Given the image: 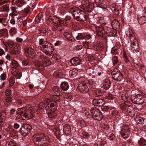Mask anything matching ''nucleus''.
I'll use <instances>...</instances> for the list:
<instances>
[{
	"label": "nucleus",
	"instance_id": "f257e3e1",
	"mask_svg": "<svg viewBox=\"0 0 146 146\" xmlns=\"http://www.w3.org/2000/svg\"><path fill=\"white\" fill-rule=\"evenodd\" d=\"M38 108V106L33 108L30 105H27L25 108H18L17 112L18 115L20 116V119L27 120L34 116V113H38L40 110H37Z\"/></svg>",
	"mask_w": 146,
	"mask_h": 146
},
{
	"label": "nucleus",
	"instance_id": "f03ea898",
	"mask_svg": "<svg viewBox=\"0 0 146 146\" xmlns=\"http://www.w3.org/2000/svg\"><path fill=\"white\" fill-rule=\"evenodd\" d=\"M74 18L78 21H85L86 20V15L85 13L77 8H72L70 9Z\"/></svg>",
	"mask_w": 146,
	"mask_h": 146
},
{
	"label": "nucleus",
	"instance_id": "7ed1b4c3",
	"mask_svg": "<svg viewBox=\"0 0 146 146\" xmlns=\"http://www.w3.org/2000/svg\"><path fill=\"white\" fill-rule=\"evenodd\" d=\"M92 116L94 119L98 121H100L102 119L103 115L101 111L97 108H92L90 110Z\"/></svg>",
	"mask_w": 146,
	"mask_h": 146
},
{
	"label": "nucleus",
	"instance_id": "20e7f679",
	"mask_svg": "<svg viewBox=\"0 0 146 146\" xmlns=\"http://www.w3.org/2000/svg\"><path fill=\"white\" fill-rule=\"evenodd\" d=\"M111 74L113 79L117 82H120L123 79L122 74L117 68L113 69L111 72Z\"/></svg>",
	"mask_w": 146,
	"mask_h": 146
},
{
	"label": "nucleus",
	"instance_id": "39448f33",
	"mask_svg": "<svg viewBox=\"0 0 146 146\" xmlns=\"http://www.w3.org/2000/svg\"><path fill=\"white\" fill-rule=\"evenodd\" d=\"M47 23L50 22L53 23L54 25V27L56 25H58V23L60 24V25H62L63 23V20L60 19L59 18L54 16H50L48 19L47 21Z\"/></svg>",
	"mask_w": 146,
	"mask_h": 146
},
{
	"label": "nucleus",
	"instance_id": "423d86ee",
	"mask_svg": "<svg viewBox=\"0 0 146 146\" xmlns=\"http://www.w3.org/2000/svg\"><path fill=\"white\" fill-rule=\"evenodd\" d=\"M133 102L134 104L140 105L142 104L144 102V98L143 96L138 94L133 99L132 98Z\"/></svg>",
	"mask_w": 146,
	"mask_h": 146
},
{
	"label": "nucleus",
	"instance_id": "0eeeda50",
	"mask_svg": "<svg viewBox=\"0 0 146 146\" xmlns=\"http://www.w3.org/2000/svg\"><path fill=\"white\" fill-rule=\"evenodd\" d=\"M41 47L40 46L38 48H36L35 49L36 50L38 51L39 50H41L43 52L45 53L46 55L48 56L51 55L53 51V48H41Z\"/></svg>",
	"mask_w": 146,
	"mask_h": 146
},
{
	"label": "nucleus",
	"instance_id": "6e6552de",
	"mask_svg": "<svg viewBox=\"0 0 146 146\" xmlns=\"http://www.w3.org/2000/svg\"><path fill=\"white\" fill-rule=\"evenodd\" d=\"M19 68H15L12 67L11 72L12 74L14 76H17L18 78H20L22 76V74L21 71H18Z\"/></svg>",
	"mask_w": 146,
	"mask_h": 146
},
{
	"label": "nucleus",
	"instance_id": "1a4fd4ad",
	"mask_svg": "<svg viewBox=\"0 0 146 146\" xmlns=\"http://www.w3.org/2000/svg\"><path fill=\"white\" fill-rule=\"evenodd\" d=\"M129 129L127 127H125L122 129L121 130V135L124 138H128L129 135Z\"/></svg>",
	"mask_w": 146,
	"mask_h": 146
},
{
	"label": "nucleus",
	"instance_id": "9d476101",
	"mask_svg": "<svg viewBox=\"0 0 146 146\" xmlns=\"http://www.w3.org/2000/svg\"><path fill=\"white\" fill-rule=\"evenodd\" d=\"M92 103L95 106H101L105 104V102L104 100L102 99H95L93 100Z\"/></svg>",
	"mask_w": 146,
	"mask_h": 146
},
{
	"label": "nucleus",
	"instance_id": "9b49d317",
	"mask_svg": "<svg viewBox=\"0 0 146 146\" xmlns=\"http://www.w3.org/2000/svg\"><path fill=\"white\" fill-rule=\"evenodd\" d=\"M78 88L80 91L83 93H86L89 90L87 86L84 83L80 84L78 86Z\"/></svg>",
	"mask_w": 146,
	"mask_h": 146
},
{
	"label": "nucleus",
	"instance_id": "f8f14e48",
	"mask_svg": "<svg viewBox=\"0 0 146 146\" xmlns=\"http://www.w3.org/2000/svg\"><path fill=\"white\" fill-rule=\"evenodd\" d=\"M41 137H42V142L43 144H46L45 146H46L50 143V141L48 137L45 134H42L40 135Z\"/></svg>",
	"mask_w": 146,
	"mask_h": 146
},
{
	"label": "nucleus",
	"instance_id": "ddd939ff",
	"mask_svg": "<svg viewBox=\"0 0 146 146\" xmlns=\"http://www.w3.org/2000/svg\"><path fill=\"white\" fill-rule=\"evenodd\" d=\"M81 62V60L78 58H75L71 59L70 60V64L74 66L79 64Z\"/></svg>",
	"mask_w": 146,
	"mask_h": 146
},
{
	"label": "nucleus",
	"instance_id": "4468645a",
	"mask_svg": "<svg viewBox=\"0 0 146 146\" xmlns=\"http://www.w3.org/2000/svg\"><path fill=\"white\" fill-rule=\"evenodd\" d=\"M90 3L87 5L85 6L84 9L86 11L90 13L93 9L94 3L92 1H91Z\"/></svg>",
	"mask_w": 146,
	"mask_h": 146
},
{
	"label": "nucleus",
	"instance_id": "2eb2a0df",
	"mask_svg": "<svg viewBox=\"0 0 146 146\" xmlns=\"http://www.w3.org/2000/svg\"><path fill=\"white\" fill-rule=\"evenodd\" d=\"M131 50L133 52L139 51V47L138 44L137 42L136 43L135 42H132L131 41Z\"/></svg>",
	"mask_w": 146,
	"mask_h": 146
},
{
	"label": "nucleus",
	"instance_id": "dca6fc26",
	"mask_svg": "<svg viewBox=\"0 0 146 146\" xmlns=\"http://www.w3.org/2000/svg\"><path fill=\"white\" fill-rule=\"evenodd\" d=\"M63 23L62 25H59L60 24L58 23V26L56 25L54 27L55 29L57 31L59 32H61L64 29V28L62 27V26H65L66 25V22L64 21H63Z\"/></svg>",
	"mask_w": 146,
	"mask_h": 146
},
{
	"label": "nucleus",
	"instance_id": "f3484780",
	"mask_svg": "<svg viewBox=\"0 0 146 146\" xmlns=\"http://www.w3.org/2000/svg\"><path fill=\"white\" fill-rule=\"evenodd\" d=\"M21 49V47L20 45L18 43H16L15 44V46L13 47V51H12V53L15 54L16 52L20 51Z\"/></svg>",
	"mask_w": 146,
	"mask_h": 146
},
{
	"label": "nucleus",
	"instance_id": "a211bd4d",
	"mask_svg": "<svg viewBox=\"0 0 146 146\" xmlns=\"http://www.w3.org/2000/svg\"><path fill=\"white\" fill-rule=\"evenodd\" d=\"M96 31L97 34L99 36L103 37V33L104 32V31L102 27H97Z\"/></svg>",
	"mask_w": 146,
	"mask_h": 146
},
{
	"label": "nucleus",
	"instance_id": "6ab92c4d",
	"mask_svg": "<svg viewBox=\"0 0 146 146\" xmlns=\"http://www.w3.org/2000/svg\"><path fill=\"white\" fill-rule=\"evenodd\" d=\"M71 127L69 125L66 124L64 125L63 131L65 134H68L71 132Z\"/></svg>",
	"mask_w": 146,
	"mask_h": 146
},
{
	"label": "nucleus",
	"instance_id": "aec40b11",
	"mask_svg": "<svg viewBox=\"0 0 146 146\" xmlns=\"http://www.w3.org/2000/svg\"><path fill=\"white\" fill-rule=\"evenodd\" d=\"M127 111L128 115L131 116H134L135 114V110L131 107H129L127 109Z\"/></svg>",
	"mask_w": 146,
	"mask_h": 146
},
{
	"label": "nucleus",
	"instance_id": "412c9836",
	"mask_svg": "<svg viewBox=\"0 0 146 146\" xmlns=\"http://www.w3.org/2000/svg\"><path fill=\"white\" fill-rule=\"evenodd\" d=\"M0 11L2 12H8L10 10L9 5L6 4L4 5L0 8Z\"/></svg>",
	"mask_w": 146,
	"mask_h": 146
},
{
	"label": "nucleus",
	"instance_id": "4be33fe9",
	"mask_svg": "<svg viewBox=\"0 0 146 146\" xmlns=\"http://www.w3.org/2000/svg\"><path fill=\"white\" fill-rule=\"evenodd\" d=\"M137 20L138 23L140 24H143L146 23V17L145 16L139 17Z\"/></svg>",
	"mask_w": 146,
	"mask_h": 146
},
{
	"label": "nucleus",
	"instance_id": "5701e85b",
	"mask_svg": "<svg viewBox=\"0 0 146 146\" xmlns=\"http://www.w3.org/2000/svg\"><path fill=\"white\" fill-rule=\"evenodd\" d=\"M63 35L66 39L69 40L74 41V40L73 37L72 35L68 33H64Z\"/></svg>",
	"mask_w": 146,
	"mask_h": 146
},
{
	"label": "nucleus",
	"instance_id": "b1692460",
	"mask_svg": "<svg viewBox=\"0 0 146 146\" xmlns=\"http://www.w3.org/2000/svg\"><path fill=\"white\" fill-rule=\"evenodd\" d=\"M61 89L64 91L67 90L69 88V86L66 82H62L61 84Z\"/></svg>",
	"mask_w": 146,
	"mask_h": 146
},
{
	"label": "nucleus",
	"instance_id": "393cba45",
	"mask_svg": "<svg viewBox=\"0 0 146 146\" xmlns=\"http://www.w3.org/2000/svg\"><path fill=\"white\" fill-rule=\"evenodd\" d=\"M113 28H117L119 26V23L117 19L113 20L111 23Z\"/></svg>",
	"mask_w": 146,
	"mask_h": 146
},
{
	"label": "nucleus",
	"instance_id": "a878e982",
	"mask_svg": "<svg viewBox=\"0 0 146 146\" xmlns=\"http://www.w3.org/2000/svg\"><path fill=\"white\" fill-rule=\"evenodd\" d=\"M16 5L19 7H22L25 3V2L23 0H18L15 1Z\"/></svg>",
	"mask_w": 146,
	"mask_h": 146
},
{
	"label": "nucleus",
	"instance_id": "bb28decb",
	"mask_svg": "<svg viewBox=\"0 0 146 146\" xmlns=\"http://www.w3.org/2000/svg\"><path fill=\"white\" fill-rule=\"evenodd\" d=\"M43 47H41V48H53V45L51 43L49 42H48L47 41L44 44L43 46Z\"/></svg>",
	"mask_w": 146,
	"mask_h": 146
},
{
	"label": "nucleus",
	"instance_id": "cd10ccee",
	"mask_svg": "<svg viewBox=\"0 0 146 146\" xmlns=\"http://www.w3.org/2000/svg\"><path fill=\"white\" fill-rule=\"evenodd\" d=\"M62 72L60 70H56L53 74V76L55 77H59L62 75Z\"/></svg>",
	"mask_w": 146,
	"mask_h": 146
},
{
	"label": "nucleus",
	"instance_id": "c85d7f7f",
	"mask_svg": "<svg viewBox=\"0 0 146 146\" xmlns=\"http://www.w3.org/2000/svg\"><path fill=\"white\" fill-rule=\"evenodd\" d=\"M78 70H70L69 72L70 75L72 77L76 76L77 74Z\"/></svg>",
	"mask_w": 146,
	"mask_h": 146
},
{
	"label": "nucleus",
	"instance_id": "c756f323",
	"mask_svg": "<svg viewBox=\"0 0 146 146\" xmlns=\"http://www.w3.org/2000/svg\"><path fill=\"white\" fill-rule=\"evenodd\" d=\"M29 55H32L34 53V50L31 48L29 47L25 50Z\"/></svg>",
	"mask_w": 146,
	"mask_h": 146
},
{
	"label": "nucleus",
	"instance_id": "7c9ffc66",
	"mask_svg": "<svg viewBox=\"0 0 146 146\" xmlns=\"http://www.w3.org/2000/svg\"><path fill=\"white\" fill-rule=\"evenodd\" d=\"M11 64L12 66V67H14L15 68H19V65L18 63L15 60H11Z\"/></svg>",
	"mask_w": 146,
	"mask_h": 146
},
{
	"label": "nucleus",
	"instance_id": "2f4dec72",
	"mask_svg": "<svg viewBox=\"0 0 146 146\" xmlns=\"http://www.w3.org/2000/svg\"><path fill=\"white\" fill-rule=\"evenodd\" d=\"M102 47V45L101 44L98 42L95 43L94 46V49L97 50H100Z\"/></svg>",
	"mask_w": 146,
	"mask_h": 146
},
{
	"label": "nucleus",
	"instance_id": "473e14b6",
	"mask_svg": "<svg viewBox=\"0 0 146 146\" xmlns=\"http://www.w3.org/2000/svg\"><path fill=\"white\" fill-rule=\"evenodd\" d=\"M138 143L140 145L143 146L146 145V140L142 138H140L138 141Z\"/></svg>",
	"mask_w": 146,
	"mask_h": 146
},
{
	"label": "nucleus",
	"instance_id": "72a5a7b5",
	"mask_svg": "<svg viewBox=\"0 0 146 146\" xmlns=\"http://www.w3.org/2000/svg\"><path fill=\"white\" fill-rule=\"evenodd\" d=\"M12 11V13L13 16H16L18 13V12L16 10V8L15 7H12L11 8Z\"/></svg>",
	"mask_w": 146,
	"mask_h": 146
},
{
	"label": "nucleus",
	"instance_id": "f704fd0d",
	"mask_svg": "<svg viewBox=\"0 0 146 146\" xmlns=\"http://www.w3.org/2000/svg\"><path fill=\"white\" fill-rule=\"evenodd\" d=\"M76 38L77 40H84V36L82 33H78L77 36L76 37Z\"/></svg>",
	"mask_w": 146,
	"mask_h": 146
},
{
	"label": "nucleus",
	"instance_id": "c9c22d12",
	"mask_svg": "<svg viewBox=\"0 0 146 146\" xmlns=\"http://www.w3.org/2000/svg\"><path fill=\"white\" fill-rule=\"evenodd\" d=\"M135 120L137 123H141L143 121V119L140 117H137L135 118Z\"/></svg>",
	"mask_w": 146,
	"mask_h": 146
},
{
	"label": "nucleus",
	"instance_id": "e433bc0d",
	"mask_svg": "<svg viewBox=\"0 0 146 146\" xmlns=\"http://www.w3.org/2000/svg\"><path fill=\"white\" fill-rule=\"evenodd\" d=\"M91 1L90 0H82L81 1L82 5L84 6V8L86 5H87L90 3V2Z\"/></svg>",
	"mask_w": 146,
	"mask_h": 146
},
{
	"label": "nucleus",
	"instance_id": "4c0bfd02",
	"mask_svg": "<svg viewBox=\"0 0 146 146\" xmlns=\"http://www.w3.org/2000/svg\"><path fill=\"white\" fill-rule=\"evenodd\" d=\"M45 106V104L43 102H41L39 103L38 106V107L37 110V111L40 110L41 109L44 108Z\"/></svg>",
	"mask_w": 146,
	"mask_h": 146
},
{
	"label": "nucleus",
	"instance_id": "58836bf2",
	"mask_svg": "<svg viewBox=\"0 0 146 146\" xmlns=\"http://www.w3.org/2000/svg\"><path fill=\"white\" fill-rule=\"evenodd\" d=\"M60 99V97L58 95H53L52 96V100L55 102L58 101Z\"/></svg>",
	"mask_w": 146,
	"mask_h": 146
},
{
	"label": "nucleus",
	"instance_id": "ea45409f",
	"mask_svg": "<svg viewBox=\"0 0 146 146\" xmlns=\"http://www.w3.org/2000/svg\"><path fill=\"white\" fill-rule=\"evenodd\" d=\"M9 85L10 86H12L15 82V78L12 77H10L9 80Z\"/></svg>",
	"mask_w": 146,
	"mask_h": 146
},
{
	"label": "nucleus",
	"instance_id": "a19ab883",
	"mask_svg": "<svg viewBox=\"0 0 146 146\" xmlns=\"http://www.w3.org/2000/svg\"><path fill=\"white\" fill-rule=\"evenodd\" d=\"M35 21L36 23H40L42 21L43 22V19H42L41 17H39V16H37L35 18Z\"/></svg>",
	"mask_w": 146,
	"mask_h": 146
},
{
	"label": "nucleus",
	"instance_id": "79ce46f5",
	"mask_svg": "<svg viewBox=\"0 0 146 146\" xmlns=\"http://www.w3.org/2000/svg\"><path fill=\"white\" fill-rule=\"evenodd\" d=\"M53 91L54 92L60 93L61 92L58 86H54L52 88Z\"/></svg>",
	"mask_w": 146,
	"mask_h": 146
},
{
	"label": "nucleus",
	"instance_id": "37998d69",
	"mask_svg": "<svg viewBox=\"0 0 146 146\" xmlns=\"http://www.w3.org/2000/svg\"><path fill=\"white\" fill-rule=\"evenodd\" d=\"M31 10H33L32 8L30 6L27 7L24 9L25 12L27 14H29Z\"/></svg>",
	"mask_w": 146,
	"mask_h": 146
},
{
	"label": "nucleus",
	"instance_id": "c03bdc74",
	"mask_svg": "<svg viewBox=\"0 0 146 146\" xmlns=\"http://www.w3.org/2000/svg\"><path fill=\"white\" fill-rule=\"evenodd\" d=\"M82 137L84 138L88 139L90 137L89 135L86 132H84L82 133Z\"/></svg>",
	"mask_w": 146,
	"mask_h": 146
},
{
	"label": "nucleus",
	"instance_id": "a18cd8bd",
	"mask_svg": "<svg viewBox=\"0 0 146 146\" xmlns=\"http://www.w3.org/2000/svg\"><path fill=\"white\" fill-rule=\"evenodd\" d=\"M54 109L53 111H51V112L50 113L49 115H48V116L49 117H50L51 116L53 117H55L57 115V114L56 112H54Z\"/></svg>",
	"mask_w": 146,
	"mask_h": 146
},
{
	"label": "nucleus",
	"instance_id": "49530a36",
	"mask_svg": "<svg viewBox=\"0 0 146 146\" xmlns=\"http://www.w3.org/2000/svg\"><path fill=\"white\" fill-rule=\"evenodd\" d=\"M45 110L46 112L49 115L50 113L53 110H52L51 108L48 107H47L46 106L45 107Z\"/></svg>",
	"mask_w": 146,
	"mask_h": 146
},
{
	"label": "nucleus",
	"instance_id": "de8ad7c7",
	"mask_svg": "<svg viewBox=\"0 0 146 146\" xmlns=\"http://www.w3.org/2000/svg\"><path fill=\"white\" fill-rule=\"evenodd\" d=\"M9 32L11 33L14 34L17 32L16 29L14 27H12L9 30Z\"/></svg>",
	"mask_w": 146,
	"mask_h": 146
},
{
	"label": "nucleus",
	"instance_id": "09e8293b",
	"mask_svg": "<svg viewBox=\"0 0 146 146\" xmlns=\"http://www.w3.org/2000/svg\"><path fill=\"white\" fill-rule=\"evenodd\" d=\"M6 74L5 72H3L1 74L0 76L1 79L3 80H5L6 78Z\"/></svg>",
	"mask_w": 146,
	"mask_h": 146
},
{
	"label": "nucleus",
	"instance_id": "8fccbe9b",
	"mask_svg": "<svg viewBox=\"0 0 146 146\" xmlns=\"http://www.w3.org/2000/svg\"><path fill=\"white\" fill-rule=\"evenodd\" d=\"M7 44L8 46L10 48H12L13 46L14 47L15 45L14 44V42L12 41H9L7 42Z\"/></svg>",
	"mask_w": 146,
	"mask_h": 146
},
{
	"label": "nucleus",
	"instance_id": "3c124183",
	"mask_svg": "<svg viewBox=\"0 0 146 146\" xmlns=\"http://www.w3.org/2000/svg\"><path fill=\"white\" fill-rule=\"evenodd\" d=\"M12 98L10 96H8L5 98V100L6 102L10 103L12 101Z\"/></svg>",
	"mask_w": 146,
	"mask_h": 146
},
{
	"label": "nucleus",
	"instance_id": "603ef678",
	"mask_svg": "<svg viewBox=\"0 0 146 146\" xmlns=\"http://www.w3.org/2000/svg\"><path fill=\"white\" fill-rule=\"evenodd\" d=\"M5 94L6 96L10 95L11 94V91L9 89H7L5 91Z\"/></svg>",
	"mask_w": 146,
	"mask_h": 146
},
{
	"label": "nucleus",
	"instance_id": "864d4df0",
	"mask_svg": "<svg viewBox=\"0 0 146 146\" xmlns=\"http://www.w3.org/2000/svg\"><path fill=\"white\" fill-rule=\"evenodd\" d=\"M45 41L44 39L43 38H41L39 39V44L41 45H42V46L44 44Z\"/></svg>",
	"mask_w": 146,
	"mask_h": 146
},
{
	"label": "nucleus",
	"instance_id": "5fc2aeb1",
	"mask_svg": "<svg viewBox=\"0 0 146 146\" xmlns=\"http://www.w3.org/2000/svg\"><path fill=\"white\" fill-rule=\"evenodd\" d=\"M112 61L113 64H116L118 62L117 57L116 56H114L113 57Z\"/></svg>",
	"mask_w": 146,
	"mask_h": 146
},
{
	"label": "nucleus",
	"instance_id": "6e6d98bb",
	"mask_svg": "<svg viewBox=\"0 0 146 146\" xmlns=\"http://www.w3.org/2000/svg\"><path fill=\"white\" fill-rule=\"evenodd\" d=\"M104 88L106 90H107L109 88L110 86H109V82H107V84H104L103 86Z\"/></svg>",
	"mask_w": 146,
	"mask_h": 146
},
{
	"label": "nucleus",
	"instance_id": "4d7b16f0",
	"mask_svg": "<svg viewBox=\"0 0 146 146\" xmlns=\"http://www.w3.org/2000/svg\"><path fill=\"white\" fill-rule=\"evenodd\" d=\"M108 107L105 106H103L101 108V110L103 111H107L108 110Z\"/></svg>",
	"mask_w": 146,
	"mask_h": 146
},
{
	"label": "nucleus",
	"instance_id": "13d9d810",
	"mask_svg": "<svg viewBox=\"0 0 146 146\" xmlns=\"http://www.w3.org/2000/svg\"><path fill=\"white\" fill-rule=\"evenodd\" d=\"M0 118L1 119L2 121H4L6 119L5 117L0 113Z\"/></svg>",
	"mask_w": 146,
	"mask_h": 146
},
{
	"label": "nucleus",
	"instance_id": "bf43d9fd",
	"mask_svg": "<svg viewBox=\"0 0 146 146\" xmlns=\"http://www.w3.org/2000/svg\"><path fill=\"white\" fill-rule=\"evenodd\" d=\"M16 41L19 42H21L23 41V39L21 38L17 37L16 39Z\"/></svg>",
	"mask_w": 146,
	"mask_h": 146
},
{
	"label": "nucleus",
	"instance_id": "052dcab7",
	"mask_svg": "<svg viewBox=\"0 0 146 146\" xmlns=\"http://www.w3.org/2000/svg\"><path fill=\"white\" fill-rule=\"evenodd\" d=\"M96 3H98L99 5H102L103 3V0H95Z\"/></svg>",
	"mask_w": 146,
	"mask_h": 146
},
{
	"label": "nucleus",
	"instance_id": "680f3d73",
	"mask_svg": "<svg viewBox=\"0 0 146 146\" xmlns=\"http://www.w3.org/2000/svg\"><path fill=\"white\" fill-rule=\"evenodd\" d=\"M103 72L101 70H98L97 71L96 73V75L98 76H100L102 74H103Z\"/></svg>",
	"mask_w": 146,
	"mask_h": 146
},
{
	"label": "nucleus",
	"instance_id": "e2e57ef3",
	"mask_svg": "<svg viewBox=\"0 0 146 146\" xmlns=\"http://www.w3.org/2000/svg\"><path fill=\"white\" fill-rule=\"evenodd\" d=\"M5 54L4 50L0 48V56H2Z\"/></svg>",
	"mask_w": 146,
	"mask_h": 146
},
{
	"label": "nucleus",
	"instance_id": "0e129e2a",
	"mask_svg": "<svg viewBox=\"0 0 146 146\" xmlns=\"http://www.w3.org/2000/svg\"><path fill=\"white\" fill-rule=\"evenodd\" d=\"M35 139L36 141L39 142L41 141L42 142V139H41L40 137H36L35 138Z\"/></svg>",
	"mask_w": 146,
	"mask_h": 146
},
{
	"label": "nucleus",
	"instance_id": "69168bd1",
	"mask_svg": "<svg viewBox=\"0 0 146 146\" xmlns=\"http://www.w3.org/2000/svg\"><path fill=\"white\" fill-rule=\"evenodd\" d=\"M62 42L61 41L58 40L56 42L54 43V45L55 46H58Z\"/></svg>",
	"mask_w": 146,
	"mask_h": 146
},
{
	"label": "nucleus",
	"instance_id": "338daca9",
	"mask_svg": "<svg viewBox=\"0 0 146 146\" xmlns=\"http://www.w3.org/2000/svg\"><path fill=\"white\" fill-rule=\"evenodd\" d=\"M72 96H66V97H65V99L66 100L67 99V101H70L71 100Z\"/></svg>",
	"mask_w": 146,
	"mask_h": 146
},
{
	"label": "nucleus",
	"instance_id": "774afa93",
	"mask_svg": "<svg viewBox=\"0 0 146 146\" xmlns=\"http://www.w3.org/2000/svg\"><path fill=\"white\" fill-rule=\"evenodd\" d=\"M19 124L17 123H14V127L15 129H17L19 127Z\"/></svg>",
	"mask_w": 146,
	"mask_h": 146
}]
</instances>
